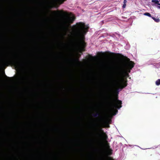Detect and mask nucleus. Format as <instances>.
Returning <instances> with one entry per match:
<instances>
[{
    "mask_svg": "<svg viewBox=\"0 0 160 160\" xmlns=\"http://www.w3.org/2000/svg\"><path fill=\"white\" fill-rule=\"evenodd\" d=\"M108 98L109 100L107 104L109 110L112 112L115 111L117 112L118 111L116 109H119L122 107V101L118 99V97L113 99L111 94H109Z\"/></svg>",
    "mask_w": 160,
    "mask_h": 160,
    "instance_id": "nucleus-3",
    "label": "nucleus"
},
{
    "mask_svg": "<svg viewBox=\"0 0 160 160\" xmlns=\"http://www.w3.org/2000/svg\"><path fill=\"white\" fill-rule=\"evenodd\" d=\"M159 1L158 0H152V2L154 3L155 4H157L158 3Z\"/></svg>",
    "mask_w": 160,
    "mask_h": 160,
    "instance_id": "nucleus-13",
    "label": "nucleus"
},
{
    "mask_svg": "<svg viewBox=\"0 0 160 160\" xmlns=\"http://www.w3.org/2000/svg\"><path fill=\"white\" fill-rule=\"evenodd\" d=\"M91 158H90V160H94L93 159H91ZM108 159L109 160H114L113 159H112L110 157H109V158H108ZM100 160H108L106 158H105L104 157H102L101 158Z\"/></svg>",
    "mask_w": 160,
    "mask_h": 160,
    "instance_id": "nucleus-9",
    "label": "nucleus"
},
{
    "mask_svg": "<svg viewBox=\"0 0 160 160\" xmlns=\"http://www.w3.org/2000/svg\"><path fill=\"white\" fill-rule=\"evenodd\" d=\"M134 63L132 61H130L128 63L124 65L123 67H120L119 70L117 73L115 77L113 78V81L116 83L118 85L119 88L122 89L127 85V83L123 82V80L121 78L124 74L128 75V73L131 72V70L134 67Z\"/></svg>",
    "mask_w": 160,
    "mask_h": 160,
    "instance_id": "nucleus-2",
    "label": "nucleus"
},
{
    "mask_svg": "<svg viewBox=\"0 0 160 160\" xmlns=\"http://www.w3.org/2000/svg\"><path fill=\"white\" fill-rule=\"evenodd\" d=\"M127 2V0H124L123 1V3H126Z\"/></svg>",
    "mask_w": 160,
    "mask_h": 160,
    "instance_id": "nucleus-16",
    "label": "nucleus"
},
{
    "mask_svg": "<svg viewBox=\"0 0 160 160\" xmlns=\"http://www.w3.org/2000/svg\"><path fill=\"white\" fill-rule=\"evenodd\" d=\"M6 77H7V78H9V77H7V76H6Z\"/></svg>",
    "mask_w": 160,
    "mask_h": 160,
    "instance_id": "nucleus-19",
    "label": "nucleus"
},
{
    "mask_svg": "<svg viewBox=\"0 0 160 160\" xmlns=\"http://www.w3.org/2000/svg\"><path fill=\"white\" fill-rule=\"evenodd\" d=\"M152 18L155 21L157 22H159L160 21V20L158 18H156L155 17H152Z\"/></svg>",
    "mask_w": 160,
    "mask_h": 160,
    "instance_id": "nucleus-10",
    "label": "nucleus"
},
{
    "mask_svg": "<svg viewBox=\"0 0 160 160\" xmlns=\"http://www.w3.org/2000/svg\"><path fill=\"white\" fill-rule=\"evenodd\" d=\"M157 4L160 6V3H159V1L158 2V3Z\"/></svg>",
    "mask_w": 160,
    "mask_h": 160,
    "instance_id": "nucleus-18",
    "label": "nucleus"
},
{
    "mask_svg": "<svg viewBox=\"0 0 160 160\" xmlns=\"http://www.w3.org/2000/svg\"><path fill=\"white\" fill-rule=\"evenodd\" d=\"M102 136L104 140H107L108 138V136L107 134L105 133L103 131L102 132Z\"/></svg>",
    "mask_w": 160,
    "mask_h": 160,
    "instance_id": "nucleus-6",
    "label": "nucleus"
},
{
    "mask_svg": "<svg viewBox=\"0 0 160 160\" xmlns=\"http://www.w3.org/2000/svg\"><path fill=\"white\" fill-rule=\"evenodd\" d=\"M54 14L57 16L60 17L66 16L64 19V23L65 24L70 25L75 20V18L74 17H70L68 16L67 13H65L63 10H57L54 11Z\"/></svg>",
    "mask_w": 160,
    "mask_h": 160,
    "instance_id": "nucleus-4",
    "label": "nucleus"
},
{
    "mask_svg": "<svg viewBox=\"0 0 160 160\" xmlns=\"http://www.w3.org/2000/svg\"><path fill=\"white\" fill-rule=\"evenodd\" d=\"M92 115L94 117H98L100 116V114L98 112H97L93 114Z\"/></svg>",
    "mask_w": 160,
    "mask_h": 160,
    "instance_id": "nucleus-8",
    "label": "nucleus"
},
{
    "mask_svg": "<svg viewBox=\"0 0 160 160\" xmlns=\"http://www.w3.org/2000/svg\"><path fill=\"white\" fill-rule=\"evenodd\" d=\"M66 0H58L59 2L60 3V4H62L63 2L66 1Z\"/></svg>",
    "mask_w": 160,
    "mask_h": 160,
    "instance_id": "nucleus-14",
    "label": "nucleus"
},
{
    "mask_svg": "<svg viewBox=\"0 0 160 160\" xmlns=\"http://www.w3.org/2000/svg\"><path fill=\"white\" fill-rule=\"evenodd\" d=\"M8 63L12 64L14 66L17 68L24 66L27 64V62L25 60L18 59L17 58H15V57L4 62L3 64H6Z\"/></svg>",
    "mask_w": 160,
    "mask_h": 160,
    "instance_id": "nucleus-5",
    "label": "nucleus"
},
{
    "mask_svg": "<svg viewBox=\"0 0 160 160\" xmlns=\"http://www.w3.org/2000/svg\"><path fill=\"white\" fill-rule=\"evenodd\" d=\"M157 8H158V9H160V6H158V7H157Z\"/></svg>",
    "mask_w": 160,
    "mask_h": 160,
    "instance_id": "nucleus-17",
    "label": "nucleus"
},
{
    "mask_svg": "<svg viewBox=\"0 0 160 160\" xmlns=\"http://www.w3.org/2000/svg\"><path fill=\"white\" fill-rule=\"evenodd\" d=\"M116 114V113H115L114 114V115H115Z\"/></svg>",
    "mask_w": 160,
    "mask_h": 160,
    "instance_id": "nucleus-20",
    "label": "nucleus"
},
{
    "mask_svg": "<svg viewBox=\"0 0 160 160\" xmlns=\"http://www.w3.org/2000/svg\"><path fill=\"white\" fill-rule=\"evenodd\" d=\"M126 6V3H123V6H122V8H125Z\"/></svg>",
    "mask_w": 160,
    "mask_h": 160,
    "instance_id": "nucleus-15",
    "label": "nucleus"
},
{
    "mask_svg": "<svg viewBox=\"0 0 160 160\" xmlns=\"http://www.w3.org/2000/svg\"><path fill=\"white\" fill-rule=\"evenodd\" d=\"M159 1H160V0H159Z\"/></svg>",
    "mask_w": 160,
    "mask_h": 160,
    "instance_id": "nucleus-22",
    "label": "nucleus"
},
{
    "mask_svg": "<svg viewBox=\"0 0 160 160\" xmlns=\"http://www.w3.org/2000/svg\"><path fill=\"white\" fill-rule=\"evenodd\" d=\"M156 84L157 86H158L160 85V79H158L156 81Z\"/></svg>",
    "mask_w": 160,
    "mask_h": 160,
    "instance_id": "nucleus-12",
    "label": "nucleus"
},
{
    "mask_svg": "<svg viewBox=\"0 0 160 160\" xmlns=\"http://www.w3.org/2000/svg\"><path fill=\"white\" fill-rule=\"evenodd\" d=\"M72 28L77 38L78 45L80 50L84 51L86 46L84 41L85 35L88 32L89 27L85 23L80 22L77 23Z\"/></svg>",
    "mask_w": 160,
    "mask_h": 160,
    "instance_id": "nucleus-1",
    "label": "nucleus"
},
{
    "mask_svg": "<svg viewBox=\"0 0 160 160\" xmlns=\"http://www.w3.org/2000/svg\"><path fill=\"white\" fill-rule=\"evenodd\" d=\"M143 15H145V16H148L150 17H152L151 16V14L148 13V12H146V13H144V14H143Z\"/></svg>",
    "mask_w": 160,
    "mask_h": 160,
    "instance_id": "nucleus-11",
    "label": "nucleus"
},
{
    "mask_svg": "<svg viewBox=\"0 0 160 160\" xmlns=\"http://www.w3.org/2000/svg\"><path fill=\"white\" fill-rule=\"evenodd\" d=\"M110 146L109 145H108V149L109 150L108 151V154L109 155H111L112 153V150L110 149Z\"/></svg>",
    "mask_w": 160,
    "mask_h": 160,
    "instance_id": "nucleus-7",
    "label": "nucleus"
},
{
    "mask_svg": "<svg viewBox=\"0 0 160 160\" xmlns=\"http://www.w3.org/2000/svg\"><path fill=\"white\" fill-rule=\"evenodd\" d=\"M112 54H114V53H112Z\"/></svg>",
    "mask_w": 160,
    "mask_h": 160,
    "instance_id": "nucleus-21",
    "label": "nucleus"
}]
</instances>
